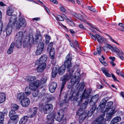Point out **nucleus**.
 I'll return each instance as SVG.
<instances>
[{
	"label": "nucleus",
	"instance_id": "obj_59",
	"mask_svg": "<svg viewBox=\"0 0 124 124\" xmlns=\"http://www.w3.org/2000/svg\"><path fill=\"white\" fill-rule=\"evenodd\" d=\"M83 110H82L80 108H79L77 112V115L78 116H79L81 114L80 113L82 111H83Z\"/></svg>",
	"mask_w": 124,
	"mask_h": 124
},
{
	"label": "nucleus",
	"instance_id": "obj_56",
	"mask_svg": "<svg viewBox=\"0 0 124 124\" xmlns=\"http://www.w3.org/2000/svg\"><path fill=\"white\" fill-rule=\"evenodd\" d=\"M107 35L109 37L110 39L112 41L117 44H118L119 45V44L114 39H113L111 36H110L108 34H107Z\"/></svg>",
	"mask_w": 124,
	"mask_h": 124
},
{
	"label": "nucleus",
	"instance_id": "obj_57",
	"mask_svg": "<svg viewBox=\"0 0 124 124\" xmlns=\"http://www.w3.org/2000/svg\"><path fill=\"white\" fill-rule=\"evenodd\" d=\"M107 98H105L103 99L102 101H101L100 103H103L104 104H106V102L107 101Z\"/></svg>",
	"mask_w": 124,
	"mask_h": 124
},
{
	"label": "nucleus",
	"instance_id": "obj_38",
	"mask_svg": "<svg viewBox=\"0 0 124 124\" xmlns=\"http://www.w3.org/2000/svg\"><path fill=\"white\" fill-rule=\"evenodd\" d=\"M25 97V94L23 93H20L18 94L17 96V100H20L22 99V98H24Z\"/></svg>",
	"mask_w": 124,
	"mask_h": 124
},
{
	"label": "nucleus",
	"instance_id": "obj_44",
	"mask_svg": "<svg viewBox=\"0 0 124 124\" xmlns=\"http://www.w3.org/2000/svg\"><path fill=\"white\" fill-rule=\"evenodd\" d=\"M53 45V43L52 42H51L49 44L47 48V51H49L53 49V48L52 47Z\"/></svg>",
	"mask_w": 124,
	"mask_h": 124
},
{
	"label": "nucleus",
	"instance_id": "obj_63",
	"mask_svg": "<svg viewBox=\"0 0 124 124\" xmlns=\"http://www.w3.org/2000/svg\"><path fill=\"white\" fill-rule=\"evenodd\" d=\"M66 119L65 118L64 119H63L62 120V122L60 124H66Z\"/></svg>",
	"mask_w": 124,
	"mask_h": 124
},
{
	"label": "nucleus",
	"instance_id": "obj_22",
	"mask_svg": "<svg viewBox=\"0 0 124 124\" xmlns=\"http://www.w3.org/2000/svg\"><path fill=\"white\" fill-rule=\"evenodd\" d=\"M41 85L40 82L39 80H37L34 81L33 83H30L29 86L31 87H38Z\"/></svg>",
	"mask_w": 124,
	"mask_h": 124
},
{
	"label": "nucleus",
	"instance_id": "obj_17",
	"mask_svg": "<svg viewBox=\"0 0 124 124\" xmlns=\"http://www.w3.org/2000/svg\"><path fill=\"white\" fill-rule=\"evenodd\" d=\"M87 111V110H86ZM90 110L89 111L87 110V113H86V112H84L83 113H81V114L79 115V118L81 119L83 121L84 120L85 118H86L87 116H91L92 115H91V112H89Z\"/></svg>",
	"mask_w": 124,
	"mask_h": 124
},
{
	"label": "nucleus",
	"instance_id": "obj_43",
	"mask_svg": "<svg viewBox=\"0 0 124 124\" xmlns=\"http://www.w3.org/2000/svg\"><path fill=\"white\" fill-rule=\"evenodd\" d=\"M14 12L13 10L11 8H10L8 10L7 12V14L9 16H11Z\"/></svg>",
	"mask_w": 124,
	"mask_h": 124
},
{
	"label": "nucleus",
	"instance_id": "obj_41",
	"mask_svg": "<svg viewBox=\"0 0 124 124\" xmlns=\"http://www.w3.org/2000/svg\"><path fill=\"white\" fill-rule=\"evenodd\" d=\"M37 110L38 108L36 107L33 108L31 109V113L36 115Z\"/></svg>",
	"mask_w": 124,
	"mask_h": 124
},
{
	"label": "nucleus",
	"instance_id": "obj_27",
	"mask_svg": "<svg viewBox=\"0 0 124 124\" xmlns=\"http://www.w3.org/2000/svg\"><path fill=\"white\" fill-rule=\"evenodd\" d=\"M28 117L27 116H24L19 121L20 124H25L28 120Z\"/></svg>",
	"mask_w": 124,
	"mask_h": 124
},
{
	"label": "nucleus",
	"instance_id": "obj_7",
	"mask_svg": "<svg viewBox=\"0 0 124 124\" xmlns=\"http://www.w3.org/2000/svg\"><path fill=\"white\" fill-rule=\"evenodd\" d=\"M66 60L65 61L63 65H64L66 67L67 66V71H70L72 69H74L72 68V63L71 62L72 60L71 56H70V54L69 53L66 57Z\"/></svg>",
	"mask_w": 124,
	"mask_h": 124
},
{
	"label": "nucleus",
	"instance_id": "obj_31",
	"mask_svg": "<svg viewBox=\"0 0 124 124\" xmlns=\"http://www.w3.org/2000/svg\"><path fill=\"white\" fill-rule=\"evenodd\" d=\"M96 39L99 43H102L104 41V38L102 37L100 35L97 34H96Z\"/></svg>",
	"mask_w": 124,
	"mask_h": 124
},
{
	"label": "nucleus",
	"instance_id": "obj_9",
	"mask_svg": "<svg viewBox=\"0 0 124 124\" xmlns=\"http://www.w3.org/2000/svg\"><path fill=\"white\" fill-rule=\"evenodd\" d=\"M55 115V113L54 112L50 113L47 116V123L48 124H53L54 116Z\"/></svg>",
	"mask_w": 124,
	"mask_h": 124
},
{
	"label": "nucleus",
	"instance_id": "obj_54",
	"mask_svg": "<svg viewBox=\"0 0 124 124\" xmlns=\"http://www.w3.org/2000/svg\"><path fill=\"white\" fill-rule=\"evenodd\" d=\"M78 16H79V19L80 20H81V21L84 22L85 23H88L87 22V21H86V20H85L83 19V18H82V17H80L81 16V15H80V14H79L78 15Z\"/></svg>",
	"mask_w": 124,
	"mask_h": 124
},
{
	"label": "nucleus",
	"instance_id": "obj_11",
	"mask_svg": "<svg viewBox=\"0 0 124 124\" xmlns=\"http://www.w3.org/2000/svg\"><path fill=\"white\" fill-rule=\"evenodd\" d=\"M26 25L25 19L23 17H20L16 24V28L20 29L22 26H25Z\"/></svg>",
	"mask_w": 124,
	"mask_h": 124
},
{
	"label": "nucleus",
	"instance_id": "obj_62",
	"mask_svg": "<svg viewBox=\"0 0 124 124\" xmlns=\"http://www.w3.org/2000/svg\"><path fill=\"white\" fill-rule=\"evenodd\" d=\"M28 45V43L27 42L24 41L23 42V46L24 47H27Z\"/></svg>",
	"mask_w": 124,
	"mask_h": 124
},
{
	"label": "nucleus",
	"instance_id": "obj_14",
	"mask_svg": "<svg viewBox=\"0 0 124 124\" xmlns=\"http://www.w3.org/2000/svg\"><path fill=\"white\" fill-rule=\"evenodd\" d=\"M17 21V17L16 15H12L9 20V22L8 24L12 26L14 25Z\"/></svg>",
	"mask_w": 124,
	"mask_h": 124
},
{
	"label": "nucleus",
	"instance_id": "obj_49",
	"mask_svg": "<svg viewBox=\"0 0 124 124\" xmlns=\"http://www.w3.org/2000/svg\"><path fill=\"white\" fill-rule=\"evenodd\" d=\"M47 81V79L46 78H42L40 81L41 84H44L46 83Z\"/></svg>",
	"mask_w": 124,
	"mask_h": 124
},
{
	"label": "nucleus",
	"instance_id": "obj_26",
	"mask_svg": "<svg viewBox=\"0 0 124 124\" xmlns=\"http://www.w3.org/2000/svg\"><path fill=\"white\" fill-rule=\"evenodd\" d=\"M6 99V95L3 92L0 93V103L3 102Z\"/></svg>",
	"mask_w": 124,
	"mask_h": 124
},
{
	"label": "nucleus",
	"instance_id": "obj_42",
	"mask_svg": "<svg viewBox=\"0 0 124 124\" xmlns=\"http://www.w3.org/2000/svg\"><path fill=\"white\" fill-rule=\"evenodd\" d=\"M19 108V106L16 104H14L12 107V110L15 111L17 110Z\"/></svg>",
	"mask_w": 124,
	"mask_h": 124
},
{
	"label": "nucleus",
	"instance_id": "obj_30",
	"mask_svg": "<svg viewBox=\"0 0 124 124\" xmlns=\"http://www.w3.org/2000/svg\"><path fill=\"white\" fill-rule=\"evenodd\" d=\"M32 89H33L31 88L29 85V87L27 86L26 87L25 89V93L26 96L29 95L30 94L31 90Z\"/></svg>",
	"mask_w": 124,
	"mask_h": 124
},
{
	"label": "nucleus",
	"instance_id": "obj_1",
	"mask_svg": "<svg viewBox=\"0 0 124 124\" xmlns=\"http://www.w3.org/2000/svg\"><path fill=\"white\" fill-rule=\"evenodd\" d=\"M74 76L71 79L70 81L71 84L75 86L77 88H78L79 86V90L81 91L84 88L85 86V84L84 83H81L79 84L80 79V74L78 72H76L75 73Z\"/></svg>",
	"mask_w": 124,
	"mask_h": 124
},
{
	"label": "nucleus",
	"instance_id": "obj_40",
	"mask_svg": "<svg viewBox=\"0 0 124 124\" xmlns=\"http://www.w3.org/2000/svg\"><path fill=\"white\" fill-rule=\"evenodd\" d=\"M45 37L46 39V44H47L49 42L50 40L51 39L50 37L48 35H45Z\"/></svg>",
	"mask_w": 124,
	"mask_h": 124
},
{
	"label": "nucleus",
	"instance_id": "obj_24",
	"mask_svg": "<svg viewBox=\"0 0 124 124\" xmlns=\"http://www.w3.org/2000/svg\"><path fill=\"white\" fill-rule=\"evenodd\" d=\"M66 67L64 65H62L58 70V73L59 75H62L65 72Z\"/></svg>",
	"mask_w": 124,
	"mask_h": 124
},
{
	"label": "nucleus",
	"instance_id": "obj_47",
	"mask_svg": "<svg viewBox=\"0 0 124 124\" xmlns=\"http://www.w3.org/2000/svg\"><path fill=\"white\" fill-rule=\"evenodd\" d=\"M56 19L57 21H63L64 20L63 17L59 15H57L56 17Z\"/></svg>",
	"mask_w": 124,
	"mask_h": 124
},
{
	"label": "nucleus",
	"instance_id": "obj_64",
	"mask_svg": "<svg viewBox=\"0 0 124 124\" xmlns=\"http://www.w3.org/2000/svg\"><path fill=\"white\" fill-rule=\"evenodd\" d=\"M61 80L62 81V85L63 86H64V85H65L66 84V83L67 81L64 80L63 79H61Z\"/></svg>",
	"mask_w": 124,
	"mask_h": 124
},
{
	"label": "nucleus",
	"instance_id": "obj_37",
	"mask_svg": "<svg viewBox=\"0 0 124 124\" xmlns=\"http://www.w3.org/2000/svg\"><path fill=\"white\" fill-rule=\"evenodd\" d=\"M88 102L87 101H85L84 102L82 103L80 106V108L82 110H84L86 108L87 106L88 105Z\"/></svg>",
	"mask_w": 124,
	"mask_h": 124
},
{
	"label": "nucleus",
	"instance_id": "obj_8",
	"mask_svg": "<svg viewBox=\"0 0 124 124\" xmlns=\"http://www.w3.org/2000/svg\"><path fill=\"white\" fill-rule=\"evenodd\" d=\"M105 115V113H103L96 119L94 120L93 124H104L105 121L104 117ZM110 124L111 123H110Z\"/></svg>",
	"mask_w": 124,
	"mask_h": 124
},
{
	"label": "nucleus",
	"instance_id": "obj_39",
	"mask_svg": "<svg viewBox=\"0 0 124 124\" xmlns=\"http://www.w3.org/2000/svg\"><path fill=\"white\" fill-rule=\"evenodd\" d=\"M44 44L43 43L40 42L39 43V44L38 45L37 48L43 51L44 47Z\"/></svg>",
	"mask_w": 124,
	"mask_h": 124
},
{
	"label": "nucleus",
	"instance_id": "obj_13",
	"mask_svg": "<svg viewBox=\"0 0 124 124\" xmlns=\"http://www.w3.org/2000/svg\"><path fill=\"white\" fill-rule=\"evenodd\" d=\"M64 113L61 111H59L54 116V119L57 121L60 122L63 119L64 116Z\"/></svg>",
	"mask_w": 124,
	"mask_h": 124
},
{
	"label": "nucleus",
	"instance_id": "obj_53",
	"mask_svg": "<svg viewBox=\"0 0 124 124\" xmlns=\"http://www.w3.org/2000/svg\"><path fill=\"white\" fill-rule=\"evenodd\" d=\"M16 122L9 119L8 121V124H16Z\"/></svg>",
	"mask_w": 124,
	"mask_h": 124
},
{
	"label": "nucleus",
	"instance_id": "obj_21",
	"mask_svg": "<svg viewBox=\"0 0 124 124\" xmlns=\"http://www.w3.org/2000/svg\"><path fill=\"white\" fill-rule=\"evenodd\" d=\"M47 58L46 55H43L37 62V63L38 64L46 63H45V62L47 60Z\"/></svg>",
	"mask_w": 124,
	"mask_h": 124
},
{
	"label": "nucleus",
	"instance_id": "obj_51",
	"mask_svg": "<svg viewBox=\"0 0 124 124\" xmlns=\"http://www.w3.org/2000/svg\"><path fill=\"white\" fill-rule=\"evenodd\" d=\"M67 22L71 26H75V24L74 23L69 20L68 19Z\"/></svg>",
	"mask_w": 124,
	"mask_h": 124
},
{
	"label": "nucleus",
	"instance_id": "obj_58",
	"mask_svg": "<svg viewBox=\"0 0 124 124\" xmlns=\"http://www.w3.org/2000/svg\"><path fill=\"white\" fill-rule=\"evenodd\" d=\"M116 73L119 76H120L122 75V71H121L119 70H117L116 71Z\"/></svg>",
	"mask_w": 124,
	"mask_h": 124
},
{
	"label": "nucleus",
	"instance_id": "obj_35",
	"mask_svg": "<svg viewBox=\"0 0 124 124\" xmlns=\"http://www.w3.org/2000/svg\"><path fill=\"white\" fill-rule=\"evenodd\" d=\"M36 79V77L31 76H28L26 78V80L28 82H32Z\"/></svg>",
	"mask_w": 124,
	"mask_h": 124
},
{
	"label": "nucleus",
	"instance_id": "obj_61",
	"mask_svg": "<svg viewBox=\"0 0 124 124\" xmlns=\"http://www.w3.org/2000/svg\"><path fill=\"white\" fill-rule=\"evenodd\" d=\"M97 52L100 55L101 54V50L100 47H98L97 48Z\"/></svg>",
	"mask_w": 124,
	"mask_h": 124
},
{
	"label": "nucleus",
	"instance_id": "obj_16",
	"mask_svg": "<svg viewBox=\"0 0 124 124\" xmlns=\"http://www.w3.org/2000/svg\"><path fill=\"white\" fill-rule=\"evenodd\" d=\"M74 71V69H72L70 71H68L69 72V73H67L65 75L63 76V78H61L62 79L67 81H68L69 80L71 77L72 76V74Z\"/></svg>",
	"mask_w": 124,
	"mask_h": 124
},
{
	"label": "nucleus",
	"instance_id": "obj_36",
	"mask_svg": "<svg viewBox=\"0 0 124 124\" xmlns=\"http://www.w3.org/2000/svg\"><path fill=\"white\" fill-rule=\"evenodd\" d=\"M101 70L103 73H104L106 76L108 77H110L111 76V75L108 73V71L106 68H101Z\"/></svg>",
	"mask_w": 124,
	"mask_h": 124
},
{
	"label": "nucleus",
	"instance_id": "obj_18",
	"mask_svg": "<svg viewBox=\"0 0 124 124\" xmlns=\"http://www.w3.org/2000/svg\"><path fill=\"white\" fill-rule=\"evenodd\" d=\"M70 45L71 46L75 48L76 50H77L76 47H77L79 48V45L78 43V41L76 40H75L74 41L73 40L69 41Z\"/></svg>",
	"mask_w": 124,
	"mask_h": 124
},
{
	"label": "nucleus",
	"instance_id": "obj_32",
	"mask_svg": "<svg viewBox=\"0 0 124 124\" xmlns=\"http://www.w3.org/2000/svg\"><path fill=\"white\" fill-rule=\"evenodd\" d=\"M58 73V69L56 67H54L52 71V76L53 78H54L56 76Z\"/></svg>",
	"mask_w": 124,
	"mask_h": 124
},
{
	"label": "nucleus",
	"instance_id": "obj_6",
	"mask_svg": "<svg viewBox=\"0 0 124 124\" xmlns=\"http://www.w3.org/2000/svg\"><path fill=\"white\" fill-rule=\"evenodd\" d=\"M23 36V33L22 31L18 32L16 35L15 39L16 40L15 45L17 48H19L21 46Z\"/></svg>",
	"mask_w": 124,
	"mask_h": 124
},
{
	"label": "nucleus",
	"instance_id": "obj_4",
	"mask_svg": "<svg viewBox=\"0 0 124 124\" xmlns=\"http://www.w3.org/2000/svg\"><path fill=\"white\" fill-rule=\"evenodd\" d=\"M69 99L72 101H73V104L74 106H79L81 103L82 100V97L77 96L76 93L72 92L69 96Z\"/></svg>",
	"mask_w": 124,
	"mask_h": 124
},
{
	"label": "nucleus",
	"instance_id": "obj_23",
	"mask_svg": "<svg viewBox=\"0 0 124 124\" xmlns=\"http://www.w3.org/2000/svg\"><path fill=\"white\" fill-rule=\"evenodd\" d=\"M42 37L40 33H37L35 35V42L38 43H39L42 41Z\"/></svg>",
	"mask_w": 124,
	"mask_h": 124
},
{
	"label": "nucleus",
	"instance_id": "obj_20",
	"mask_svg": "<svg viewBox=\"0 0 124 124\" xmlns=\"http://www.w3.org/2000/svg\"><path fill=\"white\" fill-rule=\"evenodd\" d=\"M39 66L37 67L36 70L38 72H41L45 69L46 66V63L38 64Z\"/></svg>",
	"mask_w": 124,
	"mask_h": 124
},
{
	"label": "nucleus",
	"instance_id": "obj_50",
	"mask_svg": "<svg viewBox=\"0 0 124 124\" xmlns=\"http://www.w3.org/2000/svg\"><path fill=\"white\" fill-rule=\"evenodd\" d=\"M42 51H43L42 50H41L39 49H38L37 48V49L36 52V54L37 55H39L41 53Z\"/></svg>",
	"mask_w": 124,
	"mask_h": 124
},
{
	"label": "nucleus",
	"instance_id": "obj_45",
	"mask_svg": "<svg viewBox=\"0 0 124 124\" xmlns=\"http://www.w3.org/2000/svg\"><path fill=\"white\" fill-rule=\"evenodd\" d=\"M55 99V98L54 96L52 95H50L47 98V101L48 102H49L54 100Z\"/></svg>",
	"mask_w": 124,
	"mask_h": 124
},
{
	"label": "nucleus",
	"instance_id": "obj_25",
	"mask_svg": "<svg viewBox=\"0 0 124 124\" xmlns=\"http://www.w3.org/2000/svg\"><path fill=\"white\" fill-rule=\"evenodd\" d=\"M12 26L8 24L6 28L5 29L7 35L9 36L11 34L12 30Z\"/></svg>",
	"mask_w": 124,
	"mask_h": 124
},
{
	"label": "nucleus",
	"instance_id": "obj_55",
	"mask_svg": "<svg viewBox=\"0 0 124 124\" xmlns=\"http://www.w3.org/2000/svg\"><path fill=\"white\" fill-rule=\"evenodd\" d=\"M87 8L89 10L93 12H95L96 11L95 9L92 7H91L90 6H87Z\"/></svg>",
	"mask_w": 124,
	"mask_h": 124
},
{
	"label": "nucleus",
	"instance_id": "obj_52",
	"mask_svg": "<svg viewBox=\"0 0 124 124\" xmlns=\"http://www.w3.org/2000/svg\"><path fill=\"white\" fill-rule=\"evenodd\" d=\"M113 51H114L116 53H118L119 52V49L116 46L115 47H113V50H112Z\"/></svg>",
	"mask_w": 124,
	"mask_h": 124
},
{
	"label": "nucleus",
	"instance_id": "obj_2",
	"mask_svg": "<svg viewBox=\"0 0 124 124\" xmlns=\"http://www.w3.org/2000/svg\"><path fill=\"white\" fill-rule=\"evenodd\" d=\"M113 104V102L112 101L108 102L106 103V108L108 109L106 115V119L107 121L110 120L112 117V115L116 112V111H115V107H112V108H110Z\"/></svg>",
	"mask_w": 124,
	"mask_h": 124
},
{
	"label": "nucleus",
	"instance_id": "obj_28",
	"mask_svg": "<svg viewBox=\"0 0 124 124\" xmlns=\"http://www.w3.org/2000/svg\"><path fill=\"white\" fill-rule=\"evenodd\" d=\"M121 120V118L120 117L116 116L110 122L111 124H114L120 121Z\"/></svg>",
	"mask_w": 124,
	"mask_h": 124
},
{
	"label": "nucleus",
	"instance_id": "obj_34",
	"mask_svg": "<svg viewBox=\"0 0 124 124\" xmlns=\"http://www.w3.org/2000/svg\"><path fill=\"white\" fill-rule=\"evenodd\" d=\"M28 37L29 44L30 45L33 44L34 42V38L31 35H29Z\"/></svg>",
	"mask_w": 124,
	"mask_h": 124
},
{
	"label": "nucleus",
	"instance_id": "obj_15",
	"mask_svg": "<svg viewBox=\"0 0 124 124\" xmlns=\"http://www.w3.org/2000/svg\"><path fill=\"white\" fill-rule=\"evenodd\" d=\"M49 90L51 93H54L56 89L57 86V83L54 82H50L49 84Z\"/></svg>",
	"mask_w": 124,
	"mask_h": 124
},
{
	"label": "nucleus",
	"instance_id": "obj_29",
	"mask_svg": "<svg viewBox=\"0 0 124 124\" xmlns=\"http://www.w3.org/2000/svg\"><path fill=\"white\" fill-rule=\"evenodd\" d=\"M15 46V44L14 43H12L10 45V47L7 51L8 54H10L13 51V50Z\"/></svg>",
	"mask_w": 124,
	"mask_h": 124
},
{
	"label": "nucleus",
	"instance_id": "obj_33",
	"mask_svg": "<svg viewBox=\"0 0 124 124\" xmlns=\"http://www.w3.org/2000/svg\"><path fill=\"white\" fill-rule=\"evenodd\" d=\"M48 51L50 52L49 56L50 58L52 59H54L55 53V50L54 48H53L51 50Z\"/></svg>",
	"mask_w": 124,
	"mask_h": 124
},
{
	"label": "nucleus",
	"instance_id": "obj_12",
	"mask_svg": "<svg viewBox=\"0 0 124 124\" xmlns=\"http://www.w3.org/2000/svg\"><path fill=\"white\" fill-rule=\"evenodd\" d=\"M20 103L23 107H26L29 105L30 103V100L28 98H24L21 100Z\"/></svg>",
	"mask_w": 124,
	"mask_h": 124
},
{
	"label": "nucleus",
	"instance_id": "obj_10",
	"mask_svg": "<svg viewBox=\"0 0 124 124\" xmlns=\"http://www.w3.org/2000/svg\"><path fill=\"white\" fill-rule=\"evenodd\" d=\"M16 114V112L15 111L11 110L9 113V116L10 119L17 122L18 120L19 117L18 115Z\"/></svg>",
	"mask_w": 124,
	"mask_h": 124
},
{
	"label": "nucleus",
	"instance_id": "obj_48",
	"mask_svg": "<svg viewBox=\"0 0 124 124\" xmlns=\"http://www.w3.org/2000/svg\"><path fill=\"white\" fill-rule=\"evenodd\" d=\"M4 114L2 112L0 113V121H4Z\"/></svg>",
	"mask_w": 124,
	"mask_h": 124
},
{
	"label": "nucleus",
	"instance_id": "obj_3",
	"mask_svg": "<svg viewBox=\"0 0 124 124\" xmlns=\"http://www.w3.org/2000/svg\"><path fill=\"white\" fill-rule=\"evenodd\" d=\"M53 109V106L51 104H46L44 106L43 104L40 103L39 104V109L42 113L47 114L50 113Z\"/></svg>",
	"mask_w": 124,
	"mask_h": 124
},
{
	"label": "nucleus",
	"instance_id": "obj_19",
	"mask_svg": "<svg viewBox=\"0 0 124 124\" xmlns=\"http://www.w3.org/2000/svg\"><path fill=\"white\" fill-rule=\"evenodd\" d=\"M92 91V90L89 89H85L84 93L82 96V98L83 97L84 99L87 98Z\"/></svg>",
	"mask_w": 124,
	"mask_h": 124
},
{
	"label": "nucleus",
	"instance_id": "obj_60",
	"mask_svg": "<svg viewBox=\"0 0 124 124\" xmlns=\"http://www.w3.org/2000/svg\"><path fill=\"white\" fill-rule=\"evenodd\" d=\"M105 106V104L103 103H100V104L99 105V107L101 109H103L104 108Z\"/></svg>",
	"mask_w": 124,
	"mask_h": 124
},
{
	"label": "nucleus",
	"instance_id": "obj_5",
	"mask_svg": "<svg viewBox=\"0 0 124 124\" xmlns=\"http://www.w3.org/2000/svg\"><path fill=\"white\" fill-rule=\"evenodd\" d=\"M99 97V95L98 94H97L92 97L91 100L90 102V106L92 107L90 110L89 112H91V115H92L93 113L97 107V106L95 105V103L97 102Z\"/></svg>",
	"mask_w": 124,
	"mask_h": 124
},
{
	"label": "nucleus",
	"instance_id": "obj_46",
	"mask_svg": "<svg viewBox=\"0 0 124 124\" xmlns=\"http://www.w3.org/2000/svg\"><path fill=\"white\" fill-rule=\"evenodd\" d=\"M39 93L38 90H34L32 92V95L34 97H36L38 94Z\"/></svg>",
	"mask_w": 124,
	"mask_h": 124
}]
</instances>
